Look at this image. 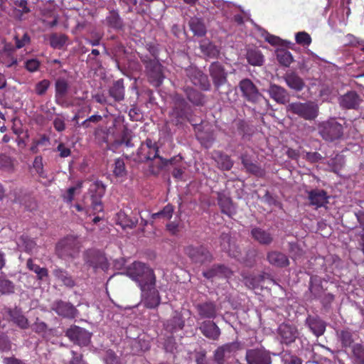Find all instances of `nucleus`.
<instances>
[{
	"label": "nucleus",
	"instance_id": "f257e3e1",
	"mask_svg": "<svg viewBox=\"0 0 364 364\" xmlns=\"http://www.w3.org/2000/svg\"><path fill=\"white\" fill-rule=\"evenodd\" d=\"M126 272L137 284L141 291L153 288V285L156 284L154 270L145 263L134 262L127 268Z\"/></svg>",
	"mask_w": 364,
	"mask_h": 364
},
{
	"label": "nucleus",
	"instance_id": "f03ea898",
	"mask_svg": "<svg viewBox=\"0 0 364 364\" xmlns=\"http://www.w3.org/2000/svg\"><path fill=\"white\" fill-rule=\"evenodd\" d=\"M193 111L187 101L179 95H176L173 98V107L170 114V117L173 124L181 126L186 122L195 125L193 119Z\"/></svg>",
	"mask_w": 364,
	"mask_h": 364
},
{
	"label": "nucleus",
	"instance_id": "7ed1b4c3",
	"mask_svg": "<svg viewBox=\"0 0 364 364\" xmlns=\"http://www.w3.org/2000/svg\"><path fill=\"white\" fill-rule=\"evenodd\" d=\"M82 244L77 236L68 235L57 242L55 254L62 259H75L78 256Z\"/></svg>",
	"mask_w": 364,
	"mask_h": 364
},
{
	"label": "nucleus",
	"instance_id": "20e7f679",
	"mask_svg": "<svg viewBox=\"0 0 364 364\" xmlns=\"http://www.w3.org/2000/svg\"><path fill=\"white\" fill-rule=\"evenodd\" d=\"M140 60L145 68L148 80L153 86L160 87L165 78L164 65L159 59H151L148 55L139 54Z\"/></svg>",
	"mask_w": 364,
	"mask_h": 364
},
{
	"label": "nucleus",
	"instance_id": "39448f33",
	"mask_svg": "<svg viewBox=\"0 0 364 364\" xmlns=\"http://www.w3.org/2000/svg\"><path fill=\"white\" fill-rule=\"evenodd\" d=\"M319 136L327 142L340 140L343 136V127L334 118L321 122L317 126Z\"/></svg>",
	"mask_w": 364,
	"mask_h": 364
},
{
	"label": "nucleus",
	"instance_id": "423d86ee",
	"mask_svg": "<svg viewBox=\"0 0 364 364\" xmlns=\"http://www.w3.org/2000/svg\"><path fill=\"white\" fill-rule=\"evenodd\" d=\"M184 255L188 257L191 262L198 265L211 263L213 261V255L205 245H195L189 244L183 247Z\"/></svg>",
	"mask_w": 364,
	"mask_h": 364
},
{
	"label": "nucleus",
	"instance_id": "0eeeda50",
	"mask_svg": "<svg viewBox=\"0 0 364 364\" xmlns=\"http://www.w3.org/2000/svg\"><path fill=\"white\" fill-rule=\"evenodd\" d=\"M287 111L305 120H314L318 114V107L313 101L294 102L287 106Z\"/></svg>",
	"mask_w": 364,
	"mask_h": 364
},
{
	"label": "nucleus",
	"instance_id": "6e6552de",
	"mask_svg": "<svg viewBox=\"0 0 364 364\" xmlns=\"http://www.w3.org/2000/svg\"><path fill=\"white\" fill-rule=\"evenodd\" d=\"M90 205L86 206V211L89 213L92 210L93 215L103 212L104 205L102 201V197L105 193V186L102 181H96L93 182L89 188Z\"/></svg>",
	"mask_w": 364,
	"mask_h": 364
},
{
	"label": "nucleus",
	"instance_id": "1a4fd4ad",
	"mask_svg": "<svg viewBox=\"0 0 364 364\" xmlns=\"http://www.w3.org/2000/svg\"><path fill=\"white\" fill-rule=\"evenodd\" d=\"M159 148L156 141L147 138L141 143L138 148L134 161L137 163H146L155 159H159Z\"/></svg>",
	"mask_w": 364,
	"mask_h": 364
},
{
	"label": "nucleus",
	"instance_id": "9d476101",
	"mask_svg": "<svg viewBox=\"0 0 364 364\" xmlns=\"http://www.w3.org/2000/svg\"><path fill=\"white\" fill-rule=\"evenodd\" d=\"M85 264L94 272L98 269L105 271L109 267L107 259L104 253L95 249H89L83 253Z\"/></svg>",
	"mask_w": 364,
	"mask_h": 364
},
{
	"label": "nucleus",
	"instance_id": "9b49d317",
	"mask_svg": "<svg viewBox=\"0 0 364 364\" xmlns=\"http://www.w3.org/2000/svg\"><path fill=\"white\" fill-rule=\"evenodd\" d=\"M185 75L187 79L196 87L203 91H209L211 84L208 77L196 66H188L185 69Z\"/></svg>",
	"mask_w": 364,
	"mask_h": 364
},
{
	"label": "nucleus",
	"instance_id": "f8f14e48",
	"mask_svg": "<svg viewBox=\"0 0 364 364\" xmlns=\"http://www.w3.org/2000/svg\"><path fill=\"white\" fill-rule=\"evenodd\" d=\"M70 341L80 347L88 346L91 342L92 333L78 326H71L65 331Z\"/></svg>",
	"mask_w": 364,
	"mask_h": 364
},
{
	"label": "nucleus",
	"instance_id": "ddd939ff",
	"mask_svg": "<svg viewBox=\"0 0 364 364\" xmlns=\"http://www.w3.org/2000/svg\"><path fill=\"white\" fill-rule=\"evenodd\" d=\"M247 364H271L270 352L263 347L250 348L246 350Z\"/></svg>",
	"mask_w": 364,
	"mask_h": 364
},
{
	"label": "nucleus",
	"instance_id": "4468645a",
	"mask_svg": "<svg viewBox=\"0 0 364 364\" xmlns=\"http://www.w3.org/2000/svg\"><path fill=\"white\" fill-rule=\"evenodd\" d=\"M209 75L216 90L228 82V73L218 61L212 63L208 68Z\"/></svg>",
	"mask_w": 364,
	"mask_h": 364
},
{
	"label": "nucleus",
	"instance_id": "2eb2a0df",
	"mask_svg": "<svg viewBox=\"0 0 364 364\" xmlns=\"http://www.w3.org/2000/svg\"><path fill=\"white\" fill-rule=\"evenodd\" d=\"M239 88L242 92V97L252 103H256L259 101L261 94L256 85L250 79L245 78L239 82Z\"/></svg>",
	"mask_w": 364,
	"mask_h": 364
},
{
	"label": "nucleus",
	"instance_id": "dca6fc26",
	"mask_svg": "<svg viewBox=\"0 0 364 364\" xmlns=\"http://www.w3.org/2000/svg\"><path fill=\"white\" fill-rule=\"evenodd\" d=\"M200 319L213 320L218 315V307L216 304L212 301H206L195 305Z\"/></svg>",
	"mask_w": 364,
	"mask_h": 364
},
{
	"label": "nucleus",
	"instance_id": "f3484780",
	"mask_svg": "<svg viewBox=\"0 0 364 364\" xmlns=\"http://www.w3.org/2000/svg\"><path fill=\"white\" fill-rule=\"evenodd\" d=\"M51 310L67 318H74L77 314V310L72 304L63 300L55 301L51 305Z\"/></svg>",
	"mask_w": 364,
	"mask_h": 364
},
{
	"label": "nucleus",
	"instance_id": "a211bd4d",
	"mask_svg": "<svg viewBox=\"0 0 364 364\" xmlns=\"http://www.w3.org/2000/svg\"><path fill=\"white\" fill-rule=\"evenodd\" d=\"M277 333L281 342L287 345L294 342L299 335L298 330L295 326L285 323L279 325Z\"/></svg>",
	"mask_w": 364,
	"mask_h": 364
},
{
	"label": "nucleus",
	"instance_id": "6ab92c4d",
	"mask_svg": "<svg viewBox=\"0 0 364 364\" xmlns=\"http://www.w3.org/2000/svg\"><path fill=\"white\" fill-rule=\"evenodd\" d=\"M200 333L206 338L218 341L221 335V330L213 320H205L198 327Z\"/></svg>",
	"mask_w": 364,
	"mask_h": 364
},
{
	"label": "nucleus",
	"instance_id": "aec40b11",
	"mask_svg": "<svg viewBox=\"0 0 364 364\" xmlns=\"http://www.w3.org/2000/svg\"><path fill=\"white\" fill-rule=\"evenodd\" d=\"M307 193L309 205L314 206L316 209L326 207L328 203L329 196L323 189L315 188L308 191Z\"/></svg>",
	"mask_w": 364,
	"mask_h": 364
},
{
	"label": "nucleus",
	"instance_id": "412c9836",
	"mask_svg": "<svg viewBox=\"0 0 364 364\" xmlns=\"http://www.w3.org/2000/svg\"><path fill=\"white\" fill-rule=\"evenodd\" d=\"M338 101L342 108L357 109L363 102V99L355 91H349L343 95H341Z\"/></svg>",
	"mask_w": 364,
	"mask_h": 364
},
{
	"label": "nucleus",
	"instance_id": "4be33fe9",
	"mask_svg": "<svg viewBox=\"0 0 364 364\" xmlns=\"http://www.w3.org/2000/svg\"><path fill=\"white\" fill-rule=\"evenodd\" d=\"M267 260L272 266L277 268H286L290 264L289 257L279 250L267 252Z\"/></svg>",
	"mask_w": 364,
	"mask_h": 364
},
{
	"label": "nucleus",
	"instance_id": "5701e85b",
	"mask_svg": "<svg viewBox=\"0 0 364 364\" xmlns=\"http://www.w3.org/2000/svg\"><path fill=\"white\" fill-rule=\"evenodd\" d=\"M220 245L221 250L228 253L231 257L237 258L240 255V249L235 242L232 240L228 233L223 232L220 236Z\"/></svg>",
	"mask_w": 364,
	"mask_h": 364
},
{
	"label": "nucleus",
	"instance_id": "b1692460",
	"mask_svg": "<svg viewBox=\"0 0 364 364\" xmlns=\"http://www.w3.org/2000/svg\"><path fill=\"white\" fill-rule=\"evenodd\" d=\"M143 299L144 305L148 309L156 308L161 302V298L159 291L156 289V284L153 285V288L149 287L146 291H141Z\"/></svg>",
	"mask_w": 364,
	"mask_h": 364
},
{
	"label": "nucleus",
	"instance_id": "393cba45",
	"mask_svg": "<svg viewBox=\"0 0 364 364\" xmlns=\"http://www.w3.org/2000/svg\"><path fill=\"white\" fill-rule=\"evenodd\" d=\"M305 323L316 337L323 335L326 331V323L318 316H308Z\"/></svg>",
	"mask_w": 364,
	"mask_h": 364
},
{
	"label": "nucleus",
	"instance_id": "a878e982",
	"mask_svg": "<svg viewBox=\"0 0 364 364\" xmlns=\"http://www.w3.org/2000/svg\"><path fill=\"white\" fill-rule=\"evenodd\" d=\"M6 313L9 317V320L14 323L21 329H27L29 327L28 318L23 314L22 311L17 307L7 308Z\"/></svg>",
	"mask_w": 364,
	"mask_h": 364
},
{
	"label": "nucleus",
	"instance_id": "bb28decb",
	"mask_svg": "<svg viewBox=\"0 0 364 364\" xmlns=\"http://www.w3.org/2000/svg\"><path fill=\"white\" fill-rule=\"evenodd\" d=\"M69 90V84L64 78H58L55 82V100L57 105L64 107L65 96Z\"/></svg>",
	"mask_w": 364,
	"mask_h": 364
},
{
	"label": "nucleus",
	"instance_id": "cd10ccee",
	"mask_svg": "<svg viewBox=\"0 0 364 364\" xmlns=\"http://www.w3.org/2000/svg\"><path fill=\"white\" fill-rule=\"evenodd\" d=\"M203 276L208 279L214 277L229 278L232 274L231 269L224 264H214L210 269L203 272Z\"/></svg>",
	"mask_w": 364,
	"mask_h": 364
},
{
	"label": "nucleus",
	"instance_id": "c85d7f7f",
	"mask_svg": "<svg viewBox=\"0 0 364 364\" xmlns=\"http://www.w3.org/2000/svg\"><path fill=\"white\" fill-rule=\"evenodd\" d=\"M16 48L11 44H6L0 50V63L8 68L17 65V58L15 57Z\"/></svg>",
	"mask_w": 364,
	"mask_h": 364
},
{
	"label": "nucleus",
	"instance_id": "c756f323",
	"mask_svg": "<svg viewBox=\"0 0 364 364\" xmlns=\"http://www.w3.org/2000/svg\"><path fill=\"white\" fill-rule=\"evenodd\" d=\"M183 92L190 102L195 106L201 107L206 103V96L191 86H185Z\"/></svg>",
	"mask_w": 364,
	"mask_h": 364
},
{
	"label": "nucleus",
	"instance_id": "7c9ffc66",
	"mask_svg": "<svg viewBox=\"0 0 364 364\" xmlns=\"http://www.w3.org/2000/svg\"><path fill=\"white\" fill-rule=\"evenodd\" d=\"M268 93L271 98L279 104L284 105L289 101L287 91L279 85L275 84L270 85Z\"/></svg>",
	"mask_w": 364,
	"mask_h": 364
},
{
	"label": "nucleus",
	"instance_id": "2f4dec72",
	"mask_svg": "<svg viewBox=\"0 0 364 364\" xmlns=\"http://www.w3.org/2000/svg\"><path fill=\"white\" fill-rule=\"evenodd\" d=\"M338 340L341 342V346L344 348H352L355 343V333L349 328H344L336 331Z\"/></svg>",
	"mask_w": 364,
	"mask_h": 364
},
{
	"label": "nucleus",
	"instance_id": "473e14b6",
	"mask_svg": "<svg viewBox=\"0 0 364 364\" xmlns=\"http://www.w3.org/2000/svg\"><path fill=\"white\" fill-rule=\"evenodd\" d=\"M322 279L317 275H312L310 277L309 290L311 299H318L321 297L324 289L322 285Z\"/></svg>",
	"mask_w": 364,
	"mask_h": 364
},
{
	"label": "nucleus",
	"instance_id": "72a5a7b5",
	"mask_svg": "<svg viewBox=\"0 0 364 364\" xmlns=\"http://www.w3.org/2000/svg\"><path fill=\"white\" fill-rule=\"evenodd\" d=\"M284 79L288 87L296 92L302 90L305 86L304 80L294 72H288Z\"/></svg>",
	"mask_w": 364,
	"mask_h": 364
},
{
	"label": "nucleus",
	"instance_id": "f704fd0d",
	"mask_svg": "<svg viewBox=\"0 0 364 364\" xmlns=\"http://www.w3.org/2000/svg\"><path fill=\"white\" fill-rule=\"evenodd\" d=\"M252 237L262 245H269L273 242L272 234L260 228H254L251 230Z\"/></svg>",
	"mask_w": 364,
	"mask_h": 364
},
{
	"label": "nucleus",
	"instance_id": "c9c22d12",
	"mask_svg": "<svg viewBox=\"0 0 364 364\" xmlns=\"http://www.w3.org/2000/svg\"><path fill=\"white\" fill-rule=\"evenodd\" d=\"M217 200L221 212L228 215L229 217H231L233 211L232 202L230 197L228 196L224 191H219L217 192Z\"/></svg>",
	"mask_w": 364,
	"mask_h": 364
},
{
	"label": "nucleus",
	"instance_id": "e433bc0d",
	"mask_svg": "<svg viewBox=\"0 0 364 364\" xmlns=\"http://www.w3.org/2000/svg\"><path fill=\"white\" fill-rule=\"evenodd\" d=\"M106 25L115 31H119L124 28V21L117 10L109 11L105 18Z\"/></svg>",
	"mask_w": 364,
	"mask_h": 364
},
{
	"label": "nucleus",
	"instance_id": "4c0bfd02",
	"mask_svg": "<svg viewBox=\"0 0 364 364\" xmlns=\"http://www.w3.org/2000/svg\"><path fill=\"white\" fill-rule=\"evenodd\" d=\"M246 58L248 63L252 66H262L264 62L263 54L257 48H249L247 50Z\"/></svg>",
	"mask_w": 364,
	"mask_h": 364
},
{
	"label": "nucleus",
	"instance_id": "58836bf2",
	"mask_svg": "<svg viewBox=\"0 0 364 364\" xmlns=\"http://www.w3.org/2000/svg\"><path fill=\"white\" fill-rule=\"evenodd\" d=\"M124 80L122 79L114 81L109 89V96L116 102H120L124 99Z\"/></svg>",
	"mask_w": 364,
	"mask_h": 364
},
{
	"label": "nucleus",
	"instance_id": "ea45409f",
	"mask_svg": "<svg viewBox=\"0 0 364 364\" xmlns=\"http://www.w3.org/2000/svg\"><path fill=\"white\" fill-rule=\"evenodd\" d=\"M349 358L353 364H364V344L362 342L352 346Z\"/></svg>",
	"mask_w": 364,
	"mask_h": 364
},
{
	"label": "nucleus",
	"instance_id": "a19ab883",
	"mask_svg": "<svg viewBox=\"0 0 364 364\" xmlns=\"http://www.w3.org/2000/svg\"><path fill=\"white\" fill-rule=\"evenodd\" d=\"M31 12L27 0H14L13 14L18 20L24 19V15Z\"/></svg>",
	"mask_w": 364,
	"mask_h": 364
},
{
	"label": "nucleus",
	"instance_id": "79ce46f5",
	"mask_svg": "<svg viewBox=\"0 0 364 364\" xmlns=\"http://www.w3.org/2000/svg\"><path fill=\"white\" fill-rule=\"evenodd\" d=\"M213 159L221 170L230 171L233 166V161L230 156L221 151H215Z\"/></svg>",
	"mask_w": 364,
	"mask_h": 364
},
{
	"label": "nucleus",
	"instance_id": "37998d69",
	"mask_svg": "<svg viewBox=\"0 0 364 364\" xmlns=\"http://www.w3.org/2000/svg\"><path fill=\"white\" fill-rule=\"evenodd\" d=\"M26 267L36 274V279L39 281H46L48 278V270L46 267H41L34 263L33 259L29 258L26 261Z\"/></svg>",
	"mask_w": 364,
	"mask_h": 364
},
{
	"label": "nucleus",
	"instance_id": "c03bdc74",
	"mask_svg": "<svg viewBox=\"0 0 364 364\" xmlns=\"http://www.w3.org/2000/svg\"><path fill=\"white\" fill-rule=\"evenodd\" d=\"M117 224H119L123 229L134 228L138 223L137 218H132L122 211L117 213Z\"/></svg>",
	"mask_w": 364,
	"mask_h": 364
},
{
	"label": "nucleus",
	"instance_id": "a18cd8bd",
	"mask_svg": "<svg viewBox=\"0 0 364 364\" xmlns=\"http://www.w3.org/2000/svg\"><path fill=\"white\" fill-rule=\"evenodd\" d=\"M200 49L203 55L210 58H215L219 55L218 48L208 41H202L200 43Z\"/></svg>",
	"mask_w": 364,
	"mask_h": 364
},
{
	"label": "nucleus",
	"instance_id": "49530a36",
	"mask_svg": "<svg viewBox=\"0 0 364 364\" xmlns=\"http://www.w3.org/2000/svg\"><path fill=\"white\" fill-rule=\"evenodd\" d=\"M189 26L195 36L202 37L206 33V28L203 21L199 18H191L189 21Z\"/></svg>",
	"mask_w": 364,
	"mask_h": 364
},
{
	"label": "nucleus",
	"instance_id": "de8ad7c7",
	"mask_svg": "<svg viewBox=\"0 0 364 364\" xmlns=\"http://www.w3.org/2000/svg\"><path fill=\"white\" fill-rule=\"evenodd\" d=\"M234 124L237 129V131L243 139L247 136L250 137L252 134V129L250 125L242 119H237L234 121Z\"/></svg>",
	"mask_w": 364,
	"mask_h": 364
},
{
	"label": "nucleus",
	"instance_id": "09e8293b",
	"mask_svg": "<svg viewBox=\"0 0 364 364\" xmlns=\"http://www.w3.org/2000/svg\"><path fill=\"white\" fill-rule=\"evenodd\" d=\"M68 37L65 34L53 33L49 36L50 46L54 49H61L66 44Z\"/></svg>",
	"mask_w": 364,
	"mask_h": 364
},
{
	"label": "nucleus",
	"instance_id": "8fccbe9b",
	"mask_svg": "<svg viewBox=\"0 0 364 364\" xmlns=\"http://www.w3.org/2000/svg\"><path fill=\"white\" fill-rule=\"evenodd\" d=\"M53 275L61 281L66 287H73L75 286V282L67 271L61 268H56L53 272Z\"/></svg>",
	"mask_w": 364,
	"mask_h": 364
},
{
	"label": "nucleus",
	"instance_id": "3c124183",
	"mask_svg": "<svg viewBox=\"0 0 364 364\" xmlns=\"http://www.w3.org/2000/svg\"><path fill=\"white\" fill-rule=\"evenodd\" d=\"M276 56L279 64L284 67H289L294 60L291 52L284 48L277 49Z\"/></svg>",
	"mask_w": 364,
	"mask_h": 364
},
{
	"label": "nucleus",
	"instance_id": "603ef678",
	"mask_svg": "<svg viewBox=\"0 0 364 364\" xmlns=\"http://www.w3.org/2000/svg\"><path fill=\"white\" fill-rule=\"evenodd\" d=\"M14 160L9 156L0 154V170L6 172H12L14 169Z\"/></svg>",
	"mask_w": 364,
	"mask_h": 364
},
{
	"label": "nucleus",
	"instance_id": "864d4df0",
	"mask_svg": "<svg viewBox=\"0 0 364 364\" xmlns=\"http://www.w3.org/2000/svg\"><path fill=\"white\" fill-rule=\"evenodd\" d=\"M174 211V208L171 204H167L158 213H153L151 218L155 220L156 218H164L166 220H170Z\"/></svg>",
	"mask_w": 364,
	"mask_h": 364
},
{
	"label": "nucleus",
	"instance_id": "5fc2aeb1",
	"mask_svg": "<svg viewBox=\"0 0 364 364\" xmlns=\"http://www.w3.org/2000/svg\"><path fill=\"white\" fill-rule=\"evenodd\" d=\"M14 292V283L5 277L0 276V293L1 294H10Z\"/></svg>",
	"mask_w": 364,
	"mask_h": 364
},
{
	"label": "nucleus",
	"instance_id": "6e6d98bb",
	"mask_svg": "<svg viewBox=\"0 0 364 364\" xmlns=\"http://www.w3.org/2000/svg\"><path fill=\"white\" fill-rule=\"evenodd\" d=\"M113 173L117 177H123L127 175L125 163L122 159H117L114 161Z\"/></svg>",
	"mask_w": 364,
	"mask_h": 364
},
{
	"label": "nucleus",
	"instance_id": "4d7b16f0",
	"mask_svg": "<svg viewBox=\"0 0 364 364\" xmlns=\"http://www.w3.org/2000/svg\"><path fill=\"white\" fill-rule=\"evenodd\" d=\"M295 41L297 44L302 46H309L312 41L311 36L305 31L296 33L295 36Z\"/></svg>",
	"mask_w": 364,
	"mask_h": 364
},
{
	"label": "nucleus",
	"instance_id": "13d9d810",
	"mask_svg": "<svg viewBox=\"0 0 364 364\" xmlns=\"http://www.w3.org/2000/svg\"><path fill=\"white\" fill-rule=\"evenodd\" d=\"M246 172L252 174L256 177L262 178L265 175L264 170L257 164L252 163L250 164L245 168Z\"/></svg>",
	"mask_w": 364,
	"mask_h": 364
},
{
	"label": "nucleus",
	"instance_id": "bf43d9fd",
	"mask_svg": "<svg viewBox=\"0 0 364 364\" xmlns=\"http://www.w3.org/2000/svg\"><path fill=\"white\" fill-rule=\"evenodd\" d=\"M50 86V80L47 79L42 80L37 82L35 85V92L40 96L46 94L48 89Z\"/></svg>",
	"mask_w": 364,
	"mask_h": 364
},
{
	"label": "nucleus",
	"instance_id": "052dcab7",
	"mask_svg": "<svg viewBox=\"0 0 364 364\" xmlns=\"http://www.w3.org/2000/svg\"><path fill=\"white\" fill-rule=\"evenodd\" d=\"M129 138H132V132L124 127L121 132L120 137L114 141L113 145L116 147L120 146Z\"/></svg>",
	"mask_w": 364,
	"mask_h": 364
},
{
	"label": "nucleus",
	"instance_id": "680f3d73",
	"mask_svg": "<svg viewBox=\"0 0 364 364\" xmlns=\"http://www.w3.org/2000/svg\"><path fill=\"white\" fill-rule=\"evenodd\" d=\"M225 355L231 354L240 349V343L237 341L230 342L219 346Z\"/></svg>",
	"mask_w": 364,
	"mask_h": 364
},
{
	"label": "nucleus",
	"instance_id": "e2e57ef3",
	"mask_svg": "<svg viewBox=\"0 0 364 364\" xmlns=\"http://www.w3.org/2000/svg\"><path fill=\"white\" fill-rule=\"evenodd\" d=\"M160 164L159 165V168L162 169L164 167H166L169 165H173L177 163H181L182 161V157L180 156H173L169 159H166L160 156L159 157Z\"/></svg>",
	"mask_w": 364,
	"mask_h": 364
},
{
	"label": "nucleus",
	"instance_id": "0e129e2a",
	"mask_svg": "<svg viewBox=\"0 0 364 364\" xmlns=\"http://www.w3.org/2000/svg\"><path fill=\"white\" fill-rule=\"evenodd\" d=\"M33 168L40 177L43 178L46 177L43 171V158L41 156H36L33 162Z\"/></svg>",
	"mask_w": 364,
	"mask_h": 364
},
{
	"label": "nucleus",
	"instance_id": "69168bd1",
	"mask_svg": "<svg viewBox=\"0 0 364 364\" xmlns=\"http://www.w3.org/2000/svg\"><path fill=\"white\" fill-rule=\"evenodd\" d=\"M164 348L166 352L173 353L177 348V343L173 336L167 337L164 343Z\"/></svg>",
	"mask_w": 364,
	"mask_h": 364
},
{
	"label": "nucleus",
	"instance_id": "338daca9",
	"mask_svg": "<svg viewBox=\"0 0 364 364\" xmlns=\"http://www.w3.org/2000/svg\"><path fill=\"white\" fill-rule=\"evenodd\" d=\"M32 329L35 333L43 335L48 331V325L45 322L36 318V322L33 324Z\"/></svg>",
	"mask_w": 364,
	"mask_h": 364
},
{
	"label": "nucleus",
	"instance_id": "774afa93",
	"mask_svg": "<svg viewBox=\"0 0 364 364\" xmlns=\"http://www.w3.org/2000/svg\"><path fill=\"white\" fill-rule=\"evenodd\" d=\"M72 358L67 364H87L83 359V355L71 350Z\"/></svg>",
	"mask_w": 364,
	"mask_h": 364
}]
</instances>
